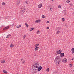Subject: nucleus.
Returning a JSON list of instances; mask_svg holds the SVG:
<instances>
[{
    "label": "nucleus",
    "instance_id": "13",
    "mask_svg": "<svg viewBox=\"0 0 74 74\" xmlns=\"http://www.w3.org/2000/svg\"><path fill=\"white\" fill-rule=\"evenodd\" d=\"M71 50H72V52L73 53L72 54H73V53H74V48H73Z\"/></svg>",
    "mask_w": 74,
    "mask_h": 74
},
{
    "label": "nucleus",
    "instance_id": "45",
    "mask_svg": "<svg viewBox=\"0 0 74 74\" xmlns=\"http://www.w3.org/2000/svg\"><path fill=\"white\" fill-rule=\"evenodd\" d=\"M53 0H52V1H53Z\"/></svg>",
    "mask_w": 74,
    "mask_h": 74
},
{
    "label": "nucleus",
    "instance_id": "7",
    "mask_svg": "<svg viewBox=\"0 0 74 74\" xmlns=\"http://www.w3.org/2000/svg\"><path fill=\"white\" fill-rule=\"evenodd\" d=\"M9 28V26H7L5 28H4L3 29V30H7V29H8Z\"/></svg>",
    "mask_w": 74,
    "mask_h": 74
},
{
    "label": "nucleus",
    "instance_id": "14",
    "mask_svg": "<svg viewBox=\"0 0 74 74\" xmlns=\"http://www.w3.org/2000/svg\"><path fill=\"white\" fill-rule=\"evenodd\" d=\"M3 72L4 73H5V74H7V72L5 70H3Z\"/></svg>",
    "mask_w": 74,
    "mask_h": 74
},
{
    "label": "nucleus",
    "instance_id": "8",
    "mask_svg": "<svg viewBox=\"0 0 74 74\" xmlns=\"http://www.w3.org/2000/svg\"><path fill=\"white\" fill-rule=\"evenodd\" d=\"M41 21V20H36L35 21V23H38V22H40Z\"/></svg>",
    "mask_w": 74,
    "mask_h": 74
},
{
    "label": "nucleus",
    "instance_id": "1",
    "mask_svg": "<svg viewBox=\"0 0 74 74\" xmlns=\"http://www.w3.org/2000/svg\"><path fill=\"white\" fill-rule=\"evenodd\" d=\"M39 67V64L37 63H35L32 66V69L34 70H36L37 69H38V71H40L42 69V67L41 66ZM38 67V69H37Z\"/></svg>",
    "mask_w": 74,
    "mask_h": 74
},
{
    "label": "nucleus",
    "instance_id": "28",
    "mask_svg": "<svg viewBox=\"0 0 74 74\" xmlns=\"http://www.w3.org/2000/svg\"><path fill=\"white\" fill-rule=\"evenodd\" d=\"M42 17L43 18H45V16H44V15H42Z\"/></svg>",
    "mask_w": 74,
    "mask_h": 74
},
{
    "label": "nucleus",
    "instance_id": "10",
    "mask_svg": "<svg viewBox=\"0 0 74 74\" xmlns=\"http://www.w3.org/2000/svg\"><path fill=\"white\" fill-rule=\"evenodd\" d=\"M38 8H41V7H42V4L40 3V4H39L38 5Z\"/></svg>",
    "mask_w": 74,
    "mask_h": 74
},
{
    "label": "nucleus",
    "instance_id": "26",
    "mask_svg": "<svg viewBox=\"0 0 74 74\" xmlns=\"http://www.w3.org/2000/svg\"><path fill=\"white\" fill-rule=\"evenodd\" d=\"M69 67H73V65H72V64H70L69 65Z\"/></svg>",
    "mask_w": 74,
    "mask_h": 74
},
{
    "label": "nucleus",
    "instance_id": "27",
    "mask_svg": "<svg viewBox=\"0 0 74 74\" xmlns=\"http://www.w3.org/2000/svg\"><path fill=\"white\" fill-rule=\"evenodd\" d=\"M2 5H5V3L4 2H3L2 3Z\"/></svg>",
    "mask_w": 74,
    "mask_h": 74
},
{
    "label": "nucleus",
    "instance_id": "19",
    "mask_svg": "<svg viewBox=\"0 0 74 74\" xmlns=\"http://www.w3.org/2000/svg\"><path fill=\"white\" fill-rule=\"evenodd\" d=\"M25 25L27 27H29V25H28V24H27V23H26Z\"/></svg>",
    "mask_w": 74,
    "mask_h": 74
},
{
    "label": "nucleus",
    "instance_id": "33",
    "mask_svg": "<svg viewBox=\"0 0 74 74\" xmlns=\"http://www.w3.org/2000/svg\"><path fill=\"white\" fill-rule=\"evenodd\" d=\"M49 29V27H47V28L46 29H47V30H48V29Z\"/></svg>",
    "mask_w": 74,
    "mask_h": 74
},
{
    "label": "nucleus",
    "instance_id": "37",
    "mask_svg": "<svg viewBox=\"0 0 74 74\" xmlns=\"http://www.w3.org/2000/svg\"><path fill=\"white\" fill-rule=\"evenodd\" d=\"M12 26H14V23L12 24Z\"/></svg>",
    "mask_w": 74,
    "mask_h": 74
},
{
    "label": "nucleus",
    "instance_id": "38",
    "mask_svg": "<svg viewBox=\"0 0 74 74\" xmlns=\"http://www.w3.org/2000/svg\"><path fill=\"white\" fill-rule=\"evenodd\" d=\"M18 27H19H19H21V25H19L18 26Z\"/></svg>",
    "mask_w": 74,
    "mask_h": 74
},
{
    "label": "nucleus",
    "instance_id": "12",
    "mask_svg": "<svg viewBox=\"0 0 74 74\" xmlns=\"http://www.w3.org/2000/svg\"><path fill=\"white\" fill-rule=\"evenodd\" d=\"M35 29L34 28H30V31H32V30H35Z\"/></svg>",
    "mask_w": 74,
    "mask_h": 74
},
{
    "label": "nucleus",
    "instance_id": "22",
    "mask_svg": "<svg viewBox=\"0 0 74 74\" xmlns=\"http://www.w3.org/2000/svg\"><path fill=\"white\" fill-rule=\"evenodd\" d=\"M25 37H26V35H25L23 37V39H25Z\"/></svg>",
    "mask_w": 74,
    "mask_h": 74
},
{
    "label": "nucleus",
    "instance_id": "34",
    "mask_svg": "<svg viewBox=\"0 0 74 74\" xmlns=\"http://www.w3.org/2000/svg\"><path fill=\"white\" fill-rule=\"evenodd\" d=\"M25 61H23V64H24V63H25Z\"/></svg>",
    "mask_w": 74,
    "mask_h": 74
},
{
    "label": "nucleus",
    "instance_id": "6",
    "mask_svg": "<svg viewBox=\"0 0 74 74\" xmlns=\"http://www.w3.org/2000/svg\"><path fill=\"white\" fill-rule=\"evenodd\" d=\"M67 61V60L66 58H64L62 60L63 63H66Z\"/></svg>",
    "mask_w": 74,
    "mask_h": 74
},
{
    "label": "nucleus",
    "instance_id": "23",
    "mask_svg": "<svg viewBox=\"0 0 74 74\" xmlns=\"http://www.w3.org/2000/svg\"><path fill=\"white\" fill-rule=\"evenodd\" d=\"M14 47V45L11 44L10 45V47L11 48V47Z\"/></svg>",
    "mask_w": 74,
    "mask_h": 74
},
{
    "label": "nucleus",
    "instance_id": "40",
    "mask_svg": "<svg viewBox=\"0 0 74 74\" xmlns=\"http://www.w3.org/2000/svg\"><path fill=\"white\" fill-rule=\"evenodd\" d=\"M1 48H0V51H1Z\"/></svg>",
    "mask_w": 74,
    "mask_h": 74
},
{
    "label": "nucleus",
    "instance_id": "25",
    "mask_svg": "<svg viewBox=\"0 0 74 74\" xmlns=\"http://www.w3.org/2000/svg\"><path fill=\"white\" fill-rule=\"evenodd\" d=\"M64 18H63L62 19V22H64Z\"/></svg>",
    "mask_w": 74,
    "mask_h": 74
},
{
    "label": "nucleus",
    "instance_id": "44",
    "mask_svg": "<svg viewBox=\"0 0 74 74\" xmlns=\"http://www.w3.org/2000/svg\"><path fill=\"white\" fill-rule=\"evenodd\" d=\"M19 74V73H17V74Z\"/></svg>",
    "mask_w": 74,
    "mask_h": 74
},
{
    "label": "nucleus",
    "instance_id": "31",
    "mask_svg": "<svg viewBox=\"0 0 74 74\" xmlns=\"http://www.w3.org/2000/svg\"><path fill=\"white\" fill-rule=\"evenodd\" d=\"M11 36V34H9L7 36V37H10Z\"/></svg>",
    "mask_w": 74,
    "mask_h": 74
},
{
    "label": "nucleus",
    "instance_id": "18",
    "mask_svg": "<svg viewBox=\"0 0 74 74\" xmlns=\"http://www.w3.org/2000/svg\"><path fill=\"white\" fill-rule=\"evenodd\" d=\"M66 14H67V12L66 11H65L64 12V15H66Z\"/></svg>",
    "mask_w": 74,
    "mask_h": 74
},
{
    "label": "nucleus",
    "instance_id": "5",
    "mask_svg": "<svg viewBox=\"0 0 74 74\" xmlns=\"http://www.w3.org/2000/svg\"><path fill=\"white\" fill-rule=\"evenodd\" d=\"M62 52V50H60L56 51V53L57 54H59Z\"/></svg>",
    "mask_w": 74,
    "mask_h": 74
},
{
    "label": "nucleus",
    "instance_id": "24",
    "mask_svg": "<svg viewBox=\"0 0 74 74\" xmlns=\"http://www.w3.org/2000/svg\"><path fill=\"white\" fill-rule=\"evenodd\" d=\"M60 33V31L58 30L56 34H59Z\"/></svg>",
    "mask_w": 74,
    "mask_h": 74
},
{
    "label": "nucleus",
    "instance_id": "42",
    "mask_svg": "<svg viewBox=\"0 0 74 74\" xmlns=\"http://www.w3.org/2000/svg\"><path fill=\"white\" fill-rule=\"evenodd\" d=\"M10 26H12V25H10Z\"/></svg>",
    "mask_w": 74,
    "mask_h": 74
},
{
    "label": "nucleus",
    "instance_id": "32",
    "mask_svg": "<svg viewBox=\"0 0 74 74\" xmlns=\"http://www.w3.org/2000/svg\"><path fill=\"white\" fill-rule=\"evenodd\" d=\"M40 31L39 30H38L37 32V34H38V33H39Z\"/></svg>",
    "mask_w": 74,
    "mask_h": 74
},
{
    "label": "nucleus",
    "instance_id": "2",
    "mask_svg": "<svg viewBox=\"0 0 74 74\" xmlns=\"http://www.w3.org/2000/svg\"><path fill=\"white\" fill-rule=\"evenodd\" d=\"M60 59V58L59 57H57L54 60V62L56 64H59L60 62H61V60Z\"/></svg>",
    "mask_w": 74,
    "mask_h": 74
},
{
    "label": "nucleus",
    "instance_id": "16",
    "mask_svg": "<svg viewBox=\"0 0 74 74\" xmlns=\"http://www.w3.org/2000/svg\"><path fill=\"white\" fill-rule=\"evenodd\" d=\"M1 63H5V61L4 60H2L1 62Z\"/></svg>",
    "mask_w": 74,
    "mask_h": 74
},
{
    "label": "nucleus",
    "instance_id": "15",
    "mask_svg": "<svg viewBox=\"0 0 74 74\" xmlns=\"http://www.w3.org/2000/svg\"><path fill=\"white\" fill-rule=\"evenodd\" d=\"M35 45V47H38V46L39 45V44H36Z\"/></svg>",
    "mask_w": 74,
    "mask_h": 74
},
{
    "label": "nucleus",
    "instance_id": "29",
    "mask_svg": "<svg viewBox=\"0 0 74 74\" xmlns=\"http://www.w3.org/2000/svg\"><path fill=\"white\" fill-rule=\"evenodd\" d=\"M67 3H70V1L69 0L67 1H66Z\"/></svg>",
    "mask_w": 74,
    "mask_h": 74
},
{
    "label": "nucleus",
    "instance_id": "20",
    "mask_svg": "<svg viewBox=\"0 0 74 74\" xmlns=\"http://www.w3.org/2000/svg\"><path fill=\"white\" fill-rule=\"evenodd\" d=\"M25 4H29V2H28V1H26L25 2Z\"/></svg>",
    "mask_w": 74,
    "mask_h": 74
},
{
    "label": "nucleus",
    "instance_id": "11",
    "mask_svg": "<svg viewBox=\"0 0 74 74\" xmlns=\"http://www.w3.org/2000/svg\"><path fill=\"white\" fill-rule=\"evenodd\" d=\"M38 48H39V47H36L34 49L35 51H37V50H38Z\"/></svg>",
    "mask_w": 74,
    "mask_h": 74
},
{
    "label": "nucleus",
    "instance_id": "4",
    "mask_svg": "<svg viewBox=\"0 0 74 74\" xmlns=\"http://www.w3.org/2000/svg\"><path fill=\"white\" fill-rule=\"evenodd\" d=\"M20 0H18L16 2V4L17 5H19L20 4Z\"/></svg>",
    "mask_w": 74,
    "mask_h": 74
},
{
    "label": "nucleus",
    "instance_id": "43",
    "mask_svg": "<svg viewBox=\"0 0 74 74\" xmlns=\"http://www.w3.org/2000/svg\"><path fill=\"white\" fill-rule=\"evenodd\" d=\"M50 10H52V8H50Z\"/></svg>",
    "mask_w": 74,
    "mask_h": 74
},
{
    "label": "nucleus",
    "instance_id": "36",
    "mask_svg": "<svg viewBox=\"0 0 74 74\" xmlns=\"http://www.w3.org/2000/svg\"><path fill=\"white\" fill-rule=\"evenodd\" d=\"M49 23V21H47V23Z\"/></svg>",
    "mask_w": 74,
    "mask_h": 74
},
{
    "label": "nucleus",
    "instance_id": "41",
    "mask_svg": "<svg viewBox=\"0 0 74 74\" xmlns=\"http://www.w3.org/2000/svg\"><path fill=\"white\" fill-rule=\"evenodd\" d=\"M72 60H74V58H73L72 59Z\"/></svg>",
    "mask_w": 74,
    "mask_h": 74
},
{
    "label": "nucleus",
    "instance_id": "35",
    "mask_svg": "<svg viewBox=\"0 0 74 74\" xmlns=\"http://www.w3.org/2000/svg\"><path fill=\"white\" fill-rule=\"evenodd\" d=\"M17 28H18V29H19V26H17Z\"/></svg>",
    "mask_w": 74,
    "mask_h": 74
},
{
    "label": "nucleus",
    "instance_id": "17",
    "mask_svg": "<svg viewBox=\"0 0 74 74\" xmlns=\"http://www.w3.org/2000/svg\"><path fill=\"white\" fill-rule=\"evenodd\" d=\"M46 70L47 71H48V72L49 71V68H48L47 69H46Z\"/></svg>",
    "mask_w": 74,
    "mask_h": 74
},
{
    "label": "nucleus",
    "instance_id": "3",
    "mask_svg": "<svg viewBox=\"0 0 74 74\" xmlns=\"http://www.w3.org/2000/svg\"><path fill=\"white\" fill-rule=\"evenodd\" d=\"M25 6H23L21 7V10H20V12L21 14H23L25 12Z\"/></svg>",
    "mask_w": 74,
    "mask_h": 74
},
{
    "label": "nucleus",
    "instance_id": "39",
    "mask_svg": "<svg viewBox=\"0 0 74 74\" xmlns=\"http://www.w3.org/2000/svg\"><path fill=\"white\" fill-rule=\"evenodd\" d=\"M23 60V59H21V61H22V60Z\"/></svg>",
    "mask_w": 74,
    "mask_h": 74
},
{
    "label": "nucleus",
    "instance_id": "21",
    "mask_svg": "<svg viewBox=\"0 0 74 74\" xmlns=\"http://www.w3.org/2000/svg\"><path fill=\"white\" fill-rule=\"evenodd\" d=\"M62 7V5H60L59 6H58V8H61Z\"/></svg>",
    "mask_w": 74,
    "mask_h": 74
},
{
    "label": "nucleus",
    "instance_id": "9",
    "mask_svg": "<svg viewBox=\"0 0 74 74\" xmlns=\"http://www.w3.org/2000/svg\"><path fill=\"white\" fill-rule=\"evenodd\" d=\"M60 56L61 57H63V56H64V53H61L60 54Z\"/></svg>",
    "mask_w": 74,
    "mask_h": 74
},
{
    "label": "nucleus",
    "instance_id": "30",
    "mask_svg": "<svg viewBox=\"0 0 74 74\" xmlns=\"http://www.w3.org/2000/svg\"><path fill=\"white\" fill-rule=\"evenodd\" d=\"M69 5H71V6H73V4L72 3L69 4Z\"/></svg>",
    "mask_w": 74,
    "mask_h": 74
}]
</instances>
